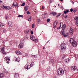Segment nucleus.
Instances as JSON below:
<instances>
[{
    "mask_svg": "<svg viewBox=\"0 0 78 78\" xmlns=\"http://www.w3.org/2000/svg\"><path fill=\"white\" fill-rule=\"evenodd\" d=\"M67 47H66V44H62L61 45V49L60 51L61 53H64L65 52L66 49Z\"/></svg>",
    "mask_w": 78,
    "mask_h": 78,
    "instance_id": "f257e3e1",
    "label": "nucleus"
},
{
    "mask_svg": "<svg viewBox=\"0 0 78 78\" xmlns=\"http://www.w3.org/2000/svg\"><path fill=\"white\" fill-rule=\"evenodd\" d=\"M64 73V71L62 69H59L57 70V75L58 76H62Z\"/></svg>",
    "mask_w": 78,
    "mask_h": 78,
    "instance_id": "f03ea898",
    "label": "nucleus"
},
{
    "mask_svg": "<svg viewBox=\"0 0 78 78\" xmlns=\"http://www.w3.org/2000/svg\"><path fill=\"white\" fill-rule=\"evenodd\" d=\"M24 43V41L23 40L22 41V40L20 41V43L18 46V48H23V46Z\"/></svg>",
    "mask_w": 78,
    "mask_h": 78,
    "instance_id": "7ed1b4c3",
    "label": "nucleus"
},
{
    "mask_svg": "<svg viewBox=\"0 0 78 78\" xmlns=\"http://www.w3.org/2000/svg\"><path fill=\"white\" fill-rule=\"evenodd\" d=\"M5 61H6L7 64H9V61H10V57H6L5 58Z\"/></svg>",
    "mask_w": 78,
    "mask_h": 78,
    "instance_id": "20e7f679",
    "label": "nucleus"
},
{
    "mask_svg": "<svg viewBox=\"0 0 78 78\" xmlns=\"http://www.w3.org/2000/svg\"><path fill=\"white\" fill-rule=\"evenodd\" d=\"M1 51L3 53V54H5V55H6L7 54V53L5 51V47H4L1 48Z\"/></svg>",
    "mask_w": 78,
    "mask_h": 78,
    "instance_id": "39448f33",
    "label": "nucleus"
},
{
    "mask_svg": "<svg viewBox=\"0 0 78 78\" xmlns=\"http://www.w3.org/2000/svg\"><path fill=\"white\" fill-rule=\"evenodd\" d=\"M57 24H58V21H56L54 22L53 25V28H56L57 27L56 25Z\"/></svg>",
    "mask_w": 78,
    "mask_h": 78,
    "instance_id": "423d86ee",
    "label": "nucleus"
},
{
    "mask_svg": "<svg viewBox=\"0 0 78 78\" xmlns=\"http://www.w3.org/2000/svg\"><path fill=\"white\" fill-rule=\"evenodd\" d=\"M71 44H72L73 47H75L77 46V43H76V42L75 41L72 43Z\"/></svg>",
    "mask_w": 78,
    "mask_h": 78,
    "instance_id": "0eeeda50",
    "label": "nucleus"
},
{
    "mask_svg": "<svg viewBox=\"0 0 78 78\" xmlns=\"http://www.w3.org/2000/svg\"><path fill=\"white\" fill-rule=\"evenodd\" d=\"M8 24L9 26H10V27H12L13 26V24L12 23L11 21H9L8 22Z\"/></svg>",
    "mask_w": 78,
    "mask_h": 78,
    "instance_id": "6e6552de",
    "label": "nucleus"
},
{
    "mask_svg": "<svg viewBox=\"0 0 78 78\" xmlns=\"http://www.w3.org/2000/svg\"><path fill=\"white\" fill-rule=\"evenodd\" d=\"M15 6V8H18L19 5H18V4H17L16 2H15L13 3L12 5V6Z\"/></svg>",
    "mask_w": 78,
    "mask_h": 78,
    "instance_id": "1a4fd4ad",
    "label": "nucleus"
},
{
    "mask_svg": "<svg viewBox=\"0 0 78 78\" xmlns=\"http://www.w3.org/2000/svg\"><path fill=\"white\" fill-rule=\"evenodd\" d=\"M71 69L72 71H75L76 70H77V69L74 66H71Z\"/></svg>",
    "mask_w": 78,
    "mask_h": 78,
    "instance_id": "9d476101",
    "label": "nucleus"
},
{
    "mask_svg": "<svg viewBox=\"0 0 78 78\" xmlns=\"http://www.w3.org/2000/svg\"><path fill=\"white\" fill-rule=\"evenodd\" d=\"M69 33L70 34H73V30L72 28H70L69 30Z\"/></svg>",
    "mask_w": 78,
    "mask_h": 78,
    "instance_id": "9b49d317",
    "label": "nucleus"
},
{
    "mask_svg": "<svg viewBox=\"0 0 78 78\" xmlns=\"http://www.w3.org/2000/svg\"><path fill=\"white\" fill-rule=\"evenodd\" d=\"M75 41H74V40L72 38H70V40H69V42H70V43H71V44H72V43H73V42Z\"/></svg>",
    "mask_w": 78,
    "mask_h": 78,
    "instance_id": "f8f14e48",
    "label": "nucleus"
},
{
    "mask_svg": "<svg viewBox=\"0 0 78 78\" xmlns=\"http://www.w3.org/2000/svg\"><path fill=\"white\" fill-rule=\"evenodd\" d=\"M68 35H69L68 33H66V34H65L64 33L63 35V36H64V37H67L68 36Z\"/></svg>",
    "mask_w": 78,
    "mask_h": 78,
    "instance_id": "ddd939ff",
    "label": "nucleus"
},
{
    "mask_svg": "<svg viewBox=\"0 0 78 78\" xmlns=\"http://www.w3.org/2000/svg\"><path fill=\"white\" fill-rule=\"evenodd\" d=\"M16 53L17 54V55H21V53L19 51H16Z\"/></svg>",
    "mask_w": 78,
    "mask_h": 78,
    "instance_id": "4468645a",
    "label": "nucleus"
},
{
    "mask_svg": "<svg viewBox=\"0 0 78 78\" xmlns=\"http://www.w3.org/2000/svg\"><path fill=\"white\" fill-rule=\"evenodd\" d=\"M51 14H52V15H53V16H56V14H57V13L56 12H51L50 13Z\"/></svg>",
    "mask_w": 78,
    "mask_h": 78,
    "instance_id": "2eb2a0df",
    "label": "nucleus"
},
{
    "mask_svg": "<svg viewBox=\"0 0 78 78\" xmlns=\"http://www.w3.org/2000/svg\"><path fill=\"white\" fill-rule=\"evenodd\" d=\"M30 39L32 40V41H33V40H34V39H35V37L34 36H30Z\"/></svg>",
    "mask_w": 78,
    "mask_h": 78,
    "instance_id": "dca6fc26",
    "label": "nucleus"
},
{
    "mask_svg": "<svg viewBox=\"0 0 78 78\" xmlns=\"http://www.w3.org/2000/svg\"><path fill=\"white\" fill-rule=\"evenodd\" d=\"M66 24H64L63 26L62 27V30H64L66 28Z\"/></svg>",
    "mask_w": 78,
    "mask_h": 78,
    "instance_id": "f3484780",
    "label": "nucleus"
},
{
    "mask_svg": "<svg viewBox=\"0 0 78 78\" xmlns=\"http://www.w3.org/2000/svg\"><path fill=\"white\" fill-rule=\"evenodd\" d=\"M14 77L16 78H18L19 77V74L17 73H16L15 74Z\"/></svg>",
    "mask_w": 78,
    "mask_h": 78,
    "instance_id": "a211bd4d",
    "label": "nucleus"
},
{
    "mask_svg": "<svg viewBox=\"0 0 78 78\" xmlns=\"http://www.w3.org/2000/svg\"><path fill=\"white\" fill-rule=\"evenodd\" d=\"M27 39H28V37L26 35L24 37V40H22V41H24L25 40H27Z\"/></svg>",
    "mask_w": 78,
    "mask_h": 78,
    "instance_id": "6ab92c4d",
    "label": "nucleus"
},
{
    "mask_svg": "<svg viewBox=\"0 0 78 78\" xmlns=\"http://www.w3.org/2000/svg\"><path fill=\"white\" fill-rule=\"evenodd\" d=\"M28 6H25L24 7V9L25 11H28Z\"/></svg>",
    "mask_w": 78,
    "mask_h": 78,
    "instance_id": "aec40b11",
    "label": "nucleus"
},
{
    "mask_svg": "<svg viewBox=\"0 0 78 78\" xmlns=\"http://www.w3.org/2000/svg\"><path fill=\"white\" fill-rule=\"evenodd\" d=\"M24 32L25 34H28V33H30V31L28 30H25Z\"/></svg>",
    "mask_w": 78,
    "mask_h": 78,
    "instance_id": "412c9836",
    "label": "nucleus"
},
{
    "mask_svg": "<svg viewBox=\"0 0 78 78\" xmlns=\"http://www.w3.org/2000/svg\"><path fill=\"white\" fill-rule=\"evenodd\" d=\"M49 62L50 63H52V64H53V62H54V61L53 60V59H52L50 60Z\"/></svg>",
    "mask_w": 78,
    "mask_h": 78,
    "instance_id": "4be33fe9",
    "label": "nucleus"
},
{
    "mask_svg": "<svg viewBox=\"0 0 78 78\" xmlns=\"http://www.w3.org/2000/svg\"><path fill=\"white\" fill-rule=\"evenodd\" d=\"M60 34H62V35L63 36L64 34V30H63L61 32H60Z\"/></svg>",
    "mask_w": 78,
    "mask_h": 78,
    "instance_id": "5701e85b",
    "label": "nucleus"
},
{
    "mask_svg": "<svg viewBox=\"0 0 78 78\" xmlns=\"http://www.w3.org/2000/svg\"><path fill=\"white\" fill-rule=\"evenodd\" d=\"M67 12H69V10H68L67 9L66 11H64V14H67Z\"/></svg>",
    "mask_w": 78,
    "mask_h": 78,
    "instance_id": "b1692460",
    "label": "nucleus"
},
{
    "mask_svg": "<svg viewBox=\"0 0 78 78\" xmlns=\"http://www.w3.org/2000/svg\"><path fill=\"white\" fill-rule=\"evenodd\" d=\"M1 22H0V27H4V24H1Z\"/></svg>",
    "mask_w": 78,
    "mask_h": 78,
    "instance_id": "393cba45",
    "label": "nucleus"
},
{
    "mask_svg": "<svg viewBox=\"0 0 78 78\" xmlns=\"http://www.w3.org/2000/svg\"><path fill=\"white\" fill-rule=\"evenodd\" d=\"M74 20H75V21H78V17H76L74 18Z\"/></svg>",
    "mask_w": 78,
    "mask_h": 78,
    "instance_id": "a878e982",
    "label": "nucleus"
},
{
    "mask_svg": "<svg viewBox=\"0 0 78 78\" xmlns=\"http://www.w3.org/2000/svg\"><path fill=\"white\" fill-rule=\"evenodd\" d=\"M65 61L67 63L68 62H69V60L68 59H65Z\"/></svg>",
    "mask_w": 78,
    "mask_h": 78,
    "instance_id": "bb28decb",
    "label": "nucleus"
},
{
    "mask_svg": "<svg viewBox=\"0 0 78 78\" xmlns=\"http://www.w3.org/2000/svg\"><path fill=\"white\" fill-rule=\"evenodd\" d=\"M16 61H17V62H19V61H20V58H17L16 59Z\"/></svg>",
    "mask_w": 78,
    "mask_h": 78,
    "instance_id": "cd10ccee",
    "label": "nucleus"
},
{
    "mask_svg": "<svg viewBox=\"0 0 78 78\" xmlns=\"http://www.w3.org/2000/svg\"><path fill=\"white\" fill-rule=\"evenodd\" d=\"M60 26L59 27H58L57 28V29H60V28H61V22H60Z\"/></svg>",
    "mask_w": 78,
    "mask_h": 78,
    "instance_id": "c85d7f7f",
    "label": "nucleus"
},
{
    "mask_svg": "<svg viewBox=\"0 0 78 78\" xmlns=\"http://www.w3.org/2000/svg\"><path fill=\"white\" fill-rule=\"evenodd\" d=\"M0 77L1 78H3V74L0 73Z\"/></svg>",
    "mask_w": 78,
    "mask_h": 78,
    "instance_id": "c756f323",
    "label": "nucleus"
},
{
    "mask_svg": "<svg viewBox=\"0 0 78 78\" xmlns=\"http://www.w3.org/2000/svg\"><path fill=\"white\" fill-rule=\"evenodd\" d=\"M25 3H23L22 5H21V6H25Z\"/></svg>",
    "mask_w": 78,
    "mask_h": 78,
    "instance_id": "7c9ffc66",
    "label": "nucleus"
},
{
    "mask_svg": "<svg viewBox=\"0 0 78 78\" xmlns=\"http://www.w3.org/2000/svg\"><path fill=\"white\" fill-rule=\"evenodd\" d=\"M76 11H77V10L76 9H74L73 10V12H76Z\"/></svg>",
    "mask_w": 78,
    "mask_h": 78,
    "instance_id": "2f4dec72",
    "label": "nucleus"
},
{
    "mask_svg": "<svg viewBox=\"0 0 78 78\" xmlns=\"http://www.w3.org/2000/svg\"><path fill=\"white\" fill-rule=\"evenodd\" d=\"M61 13H58V15L56 16V17H59V16H61Z\"/></svg>",
    "mask_w": 78,
    "mask_h": 78,
    "instance_id": "473e14b6",
    "label": "nucleus"
},
{
    "mask_svg": "<svg viewBox=\"0 0 78 78\" xmlns=\"http://www.w3.org/2000/svg\"><path fill=\"white\" fill-rule=\"evenodd\" d=\"M30 67V65L29 66H27V70H28L29 69H30V67Z\"/></svg>",
    "mask_w": 78,
    "mask_h": 78,
    "instance_id": "72a5a7b5",
    "label": "nucleus"
},
{
    "mask_svg": "<svg viewBox=\"0 0 78 78\" xmlns=\"http://www.w3.org/2000/svg\"><path fill=\"white\" fill-rule=\"evenodd\" d=\"M22 17V18H23V15H19L18 16V17Z\"/></svg>",
    "mask_w": 78,
    "mask_h": 78,
    "instance_id": "f704fd0d",
    "label": "nucleus"
},
{
    "mask_svg": "<svg viewBox=\"0 0 78 78\" xmlns=\"http://www.w3.org/2000/svg\"><path fill=\"white\" fill-rule=\"evenodd\" d=\"M1 7L3 8V9H5V5H2L1 6Z\"/></svg>",
    "mask_w": 78,
    "mask_h": 78,
    "instance_id": "c9c22d12",
    "label": "nucleus"
},
{
    "mask_svg": "<svg viewBox=\"0 0 78 78\" xmlns=\"http://www.w3.org/2000/svg\"><path fill=\"white\" fill-rule=\"evenodd\" d=\"M28 21H31V17H30V18L28 20Z\"/></svg>",
    "mask_w": 78,
    "mask_h": 78,
    "instance_id": "e433bc0d",
    "label": "nucleus"
},
{
    "mask_svg": "<svg viewBox=\"0 0 78 78\" xmlns=\"http://www.w3.org/2000/svg\"><path fill=\"white\" fill-rule=\"evenodd\" d=\"M34 27V24H33L32 26V27L33 28Z\"/></svg>",
    "mask_w": 78,
    "mask_h": 78,
    "instance_id": "4c0bfd02",
    "label": "nucleus"
},
{
    "mask_svg": "<svg viewBox=\"0 0 78 78\" xmlns=\"http://www.w3.org/2000/svg\"><path fill=\"white\" fill-rule=\"evenodd\" d=\"M50 21V19H47V21L48 22H49Z\"/></svg>",
    "mask_w": 78,
    "mask_h": 78,
    "instance_id": "58836bf2",
    "label": "nucleus"
},
{
    "mask_svg": "<svg viewBox=\"0 0 78 78\" xmlns=\"http://www.w3.org/2000/svg\"><path fill=\"white\" fill-rule=\"evenodd\" d=\"M37 22H38V23H40L41 22V20H40V19H38Z\"/></svg>",
    "mask_w": 78,
    "mask_h": 78,
    "instance_id": "ea45409f",
    "label": "nucleus"
},
{
    "mask_svg": "<svg viewBox=\"0 0 78 78\" xmlns=\"http://www.w3.org/2000/svg\"><path fill=\"white\" fill-rule=\"evenodd\" d=\"M7 9H11V8H10L9 7L7 6Z\"/></svg>",
    "mask_w": 78,
    "mask_h": 78,
    "instance_id": "a19ab883",
    "label": "nucleus"
},
{
    "mask_svg": "<svg viewBox=\"0 0 78 78\" xmlns=\"http://www.w3.org/2000/svg\"><path fill=\"white\" fill-rule=\"evenodd\" d=\"M36 41H37V39H36V38H35L34 40L33 41H34V42H36Z\"/></svg>",
    "mask_w": 78,
    "mask_h": 78,
    "instance_id": "79ce46f5",
    "label": "nucleus"
},
{
    "mask_svg": "<svg viewBox=\"0 0 78 78\" xmlns=\"http://www.w3.org/2000/svg\"><path fill=\"white\" fill-rule=\"evenodd\" d=\"M27 14H30V12H29V11H28L27 12Z\"/></svg>",
    "mask_w": 78,
    "mask_h": 78,
    "instance_id": "37998d69",
    "label": "nucleus"
},
{
    "mask_svg": "<svg viewBox=\"0 0 78 78\" xmlns=\"http://www.w3.org/2000/svg\"><path fill=\"white\" fill-rule=\"evenodd\" d=\"M48 2H49V3H52V1H51V0H49V1Z\"/></svg>",
    "mask_w": 78,
    "mask_h": 78,
    "instance_id": "c03bdc74",
    "label": "nucleus"
},
{
    "mask_svg": "<svg viewBox=\"0 0 78 78\" xmlns=\"http://www.w3.org/2000/svg\"><path fill=\"white\" fill-rule=\"evenodd\" d=\"M30 33H31V34H33V31H32V30L31 31Z\"/></svg>",
    "mask_w": 78,
    "mask_h": 78,
    "instance_id": "a18cd8bd",
    "label": "nucleus"
},
{
    "mask_svg": "<svg viewBox=\"0 0 78 78\" xmlns=\"http://www.w3.org/2000/svg\"><path fill=\"white\" fill-rule=\"evenodd\" d=\"M70 11L71 12H72V11H73V9H70Z\"/></svg>",
    "mask_w": 78,
    "mask_h": 78,
    "instance_id": "49530a36",
    "label": "nucleus"
},
{
    "mask_svg": "<svg viewBox=\"0 0 78 78\" xmlns=\"http://www.w3.org/2000/svg\"><path fill=\"white\" fill-rule=\"evenodd\" d=\"M66 55H64L63 56V57H62V58H66Z\"/></svg>",
    "mask_w": 78,
    "mask_h": 78,
    "instance_id": "de8ad7c7",
    "label": "nucleus"
},
{
    "mask_svg": "<svg viewBox=\"0 0 78 78\" xmlns=\"http://www.w3.org/2000/svg\"><path fill=\"white\" fill-rule=\"evenodd\" d=\"M67 16H68V15H66L65 16V17L66 18H67Z\"/></svg>",
    "mask_w": 78,
    "mask_h": 78,
    "instance_id": "09e8293b",
    "label": "nucleus"
},
{
    "mask_svg": "<svg viewBox=\"0 0 78 78\" xmlns=\"http://www.w3.org/2000/svg\"><path fill=\"white\" fill-rule=\"evenodd\" d=\"M7 6H5L4 7V9L5 8V9H7Z\"/></svg>",
    "mask_w": 78,
    "mask_h": 78,
    "instance_id": "8fccbe9b",
    "label": "nucleus"
},
{
    "mask_svg": "<svg viewBox=\"0 0 78 78\" xmlns=\"http://www.w3.org/2000/svg\"><path fill=\"white\" fill-rule=\"evenodd\" d=\"M34 62H32V64L33 66H34Z\"/></svg>",
    "mask_w": 78,
    "mask_h": 78,
    "instance_id": "3c124183",
    "label": "nucleus"
},
{
    "mask_svg": "<svg viewBox=\"0 0 78 78\" xmlns=\"http://www.w3.org/2000/svg\"><path fill=\"white\" fill-rule=\"evenodd\" d=\"M5 31H6V29H5L3 30V33H5Z\"/></svg>",
    "mask_w": 78,
    "mask_h": 78,
    "instance_id": "603ef678",
    "label": "nucleus"
},
{
    "mask_svg": "<svg viewBox=\"0 0 78 78\" xmlns=\"http://www.w3.org/2000/svg\"><path fill=\"white\" fill-rule=\"evenodd\" d=\"M41 8L42 9H44V6H42Z\"/></svg>",
    "mask_w": 78,
    "mask_h": 78,
    "instance_id": "864d4df0",
    "label": "nucleus"
},
{
    "mask_svg": "<svg viewBox=\"0 0 78 78\" xmlns=\"http://www.w3.org/2000/svg\"><path fill=\"white\" fill-rule=\"evenodd\" d=\"M62 16H63V17H64V14H62Z\"/></svg>",
    "mask_w": 78,
    "mask_h": 78,
    "instance_id": "5fc2aeb1",
    "label": "nucleus"
},
{
    "mask_svg": "<svg viewBox=\"0 0 78 78\" xmlns=\"http://www.w3.org/2000/svg\"><path fill=\"white\" fill-rule=\"evenodd\" d=\"M34 56H32V57H36V55H33Z\"/></svg>",
    "mask_w": 78,
    "mask_h": 78,
    "instance_id": "6e6d98bb",
    "label": "nucleus"
},
{
    "mask_svg": "<svg viewBox=\"0 0 78 78\" xmlns=\"http://www.w3.org/2000/svg\"><path fill=\"white\" fill-rule=\"evenodd\" d=\"M2 1H1V0H0V3H2Z\"/></svg>",
    "mask_w": 78,
    "mask_h": 78,
    "instance_id": "4d7b16f0",
    "label": "nucleus"
},
{
    "mask_svg": "<svg viewBox=\"0 0 78 78\" xmlns=\"http://www.w3.org/2000/svg\"><path fill=\"white\" fill-rule=\"evenodd\" d=\"M60 1L61 2H63V0H60Z\"/></svg>",
    "mask_w": 78,
    "mask_h": 78,
    "instance_id": "13d9d810",
    "label": "nucleus"
},
{
    "mask_svg": "<svg viewBox=\"0 0 78 78\" xmlns=\"http://www.w3.org/2000/svg\"><path fill=\"white\" fill-rule=\"evenodd\" d=\"M5 19H7V17L6 16L5 17Z\"/></svg>",
    "mask_w": 78,
    "mask_h": 78,
    "instance_id": "bf43d9fd",
    "label": "nucleus"
},
{
    "mask_svg": "<svg viewBox=\"0 0 78 78\" xmlns=\"http://www.w3.org/2000/svg\"><path fill=\"white\" fill-rule=\"evenodd\" d=\"M43 49H44H44H45V47H44L43 48Z\"/></svg>",
    "mask_w": 78,
    "mask_h": 78,
    "instance_id": "052dcab7",
    "label": "nucleus"
},
{
    "mask_svg": "<svg viewBox=\"0 0 78 78\" xmlns=\"http://www.w3.org/2000/svg\"><path fill=\"white\" fill-rule=\"evenodd\" d=\"M31 55L32 56V57H33V56H33V55Z\"/></svg>",
    "mask_w": 78,
    "mask_h": 78,
    "instance_id": "680f3d73",
    "label": "nucleus"
},
{
    "mask_svg": "<svg viewBox=\"0 0 78 78\" xmlns=\"http://www.w3.org/2000/svg\"><path fill=\"white\" fill-rule=\"evenodd\" d=\"M54 78H56V76H55V77H54Z\"/></svg>",
    "mask_w": 78,
    "mask_h": 78,
    "instance_id": "e2e57ef3",
    "label": "nucleus"
},
{
    "mask_svg": "<svg viewBox=\"0 0 78 78\" xmlns=\"http://www.w3.org/2000/svg\"><path fill=\"white\" fill-rule=\"evenodd\" d=\"M58 6H59V4H58Z\"/></svg>",
    "mask_w": 78,
    "mask_h": 78,
    "instance_id": "0e129e2a",
    "label": "nucleus"
},
{
    "mask_svg": "<svg viewBox=\"0 0 78 78\" xmlns=\"http://www.w3.org/2000/svg\"><path fill=\"white\" fill-rule=\"evenodd\" d=\"M55 7H56V6H55Z\"/></svg>",
    "mask_w": 78,
    "mask_h": 78,
    "instance_id": "69168bd1",
    "label": "nucleus"
},
{
    "mask_svg": "<svg viewBox=\"0 0 78 78\" xmlns=\"http://www.w3.org/2000/svg\"><path fill=\"white\" fill-rule=\"evenodd\" d=\"M31 64L30 65L31 66Z\"/></svg>",
    "mask_w": 78,
    "mask_h": 78,
    "instance_id": "338daca9",
    "label": "nucleus"
},
{
    "mask_svg": "<svg viewBox=\"0 0 78 78\" xmlns=\"http://www.w3.org/2000/svg\"><path fill=\"white\" fill-rule=\"evenodd\" d=\"M30 1L31 0H29Z\"/></svg>",
    "mask_w": 78,
    "mask_h": 78,
    "instance_id": "774afa93",
    "label": "nucleus"
}]
</instances>
